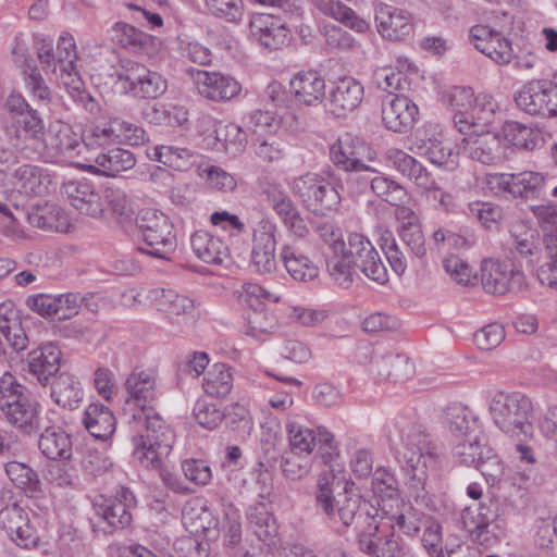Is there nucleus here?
Wrapping results in <instances>:
<instances>
[{"label":"nucleus","instance_id":"15","mask_svg":"<svg viewBox=\"0 0 557 557\" xmlns=\"http://www.w3.org/2000/svg\"><path fill=\"white\" fill-rule=\"evenodd\" d=\"M552 90L548 79H531L516 92L515 102L530 115L557 116Z\"/></svg>","mask_w":557,"mask_h":557},{"label":"nucleus","instance_id":"9","mask_svg":"<svg viewBox=\"0 0 557 557\" xmlns=\"http://www.w3.org/2000/svg\"><path fill=\"white\" fill-rule=\"evenodd\" d=\"M393 529L383 518L367 512L364 525L358 528L359 549L370 557H403V544Z\"/></svg>","mask_w":557,"mask_h":557},{"label":"nucleus","instance_id":"52","mask_svg":"<svg viewBox=\"0 0 557 557\" xmlns=\"http://www.w3.org/2000/svg\"><path fill=\"white\" fill-rule=\"evenodd\" d=\"M104 197L109 209L120 223L134 219L133 202L124 190L110 186L106 188Z\"/></svg>","mask_w":557,"mask_h":557},{"label":"nucleus","instance_id":"50","mask_svg":"<svg viewBox=\"0 0 557 557\" xmlns=\"http://www.w3.org/2000/svg\"><path fill=\"white\" fill-rule=\"evenodd\" d=\"M543 244L546 261L540 267L539 277L543 284L557 286V230L544 234Z\"/></svg>","mask_w":557,"mask_h":557},{"label":"nucleus","instance_id":"32","mask_svg":"<svg viewBox=\"0 0 557 557\" xmlns=\"http://www.w3.org/2000/svg\"><path fill=\"white\" fill-rule=\"evenodd\" d=\"M0 332L14 351L18 352L27 348L28 336L12 304L0 305Z\"/></svg>","mask_w":557,"mask_h":557},{"label":"nucleus","instance_id":"27","mask_svg":"<svg viewBox=\"0 0 557 557\" xmlns=\"http://www.w3.org/2000/svg\"><path fill=\"white\" fill-rule=\"evenodd\" d=\"M49 384L51 398L64 409H76L84 398L81 381L70 372H60Z\"/></svg>","mask_w":557,"mask_h":557},{"label":"nucleus","instance_id":"48","mask_svg":"<svg viewBox=\"0 0 557 557\" xmlns=\"http://www.w3.org/2000/svg\"><path fill=\"white\" fill-rule=\"evenodd\" d=\"M205 392L212 397H225L233 387L231 369L224 363H215L203 380Z\"/></svg>","mask_w":557,"mask_h":557},{"label":"nucleus","instance_id":"13","mask_svg":"<svg viewBox=\"0 0 557 557\" xmlns=\"http://www.w3.org/2000/svg\"><path fill=\"white\" fill-rule=\"evenodd\" d=\"M116 77L119 81L128 83L129 89L145 99L158 98L168 87L166 81L161 74L128 59L121 60L120 70H116Z\"/></svg>","mask_w":557,"mask_h":557},{"label":"nucleus","instance_id":"64","mask_svg":"<svg viewBox=\"0 0 557 557\" xmlns=\"http://www.w3.org/2000/svg\"><path fill=\"white\" fill-rule=\"evenodd\" d=\"M312 460L309 456L289 451L281 457L280 467L287 479L299 480L310 472Z\"/></svg>","mask_w":557,"mask_h":557},{"label":"nucleus","instance_id":"34","mask_svg":"<svg viewBox=\"0 0 557 557\" xmlns=\"http://www.w3.org/2000/svg\"><path fill=\"white\" fill-rule=\"evenodd\" d=\"M281 259L287 272L296 281L308 282L315 278L319 274L318 267L294 246H283Z\"/></svg>","mask_w":557,"mask_h":557},{"label":"nucleus","instance_id":"38","mask_svg":"<svg viewBox=\"0 0 557 557\" xmlns=\"http://www.w3.org/2000/svg\"><path fill=\"white\" fill-rule=\"evenodd\" d=\"M96 163L100 166L99 172L103 175L115 176L120 172L132 169L136 164V159L129 150L113 147L101 151L96 157Z\"/></svg>","mask_w":557,"mask_h":557},{"label":"nucleus","instance_id":"61","mask_svg":"<svg viewBox=\"0 0 557 557\" xmlns=\"http://www.w3.org/2000/svg\"><path fill=\"white\" fill-rule=\"evenodd\" d=\"M245 120L247 131L251 133L252 138L273 135L280 127V122L268 111H253Z\"/></svg>","mask_w":557,"mask_h":557},{"label":"nucleus","instance_id":"51","mask_svg":"<svg viewBox=\"0 0 557 557\" xmlns=\"http://www.w3.org/2000/svg\"><path fill=\"white\" fill-rule=\"evenodd\" d=\"M245 319L248 324L246 334L258 336L259 334L271 333L276 326V319L269 312L264 304L247 309Z\"/></svg>","mask_w":557,"mask_h":557},{"label":"nucleus","instance_id":"21","mask_svg":"<svg viewBox=\"0 0 557 557\" xmlns=\"http://www.w3.org/2000/svg\"><path fill=\"white\" fill-rule=\"evenodd\" d=\"M63 197L82 214L97 218L103 212L101 196L96 186L87 181H69L61 187Z\"/></svg>","mask_w":557,"mask_h":557},{"label":"nucleus","instance_id":"55","mask_svg":"<svg viewBox=\"0 0 557 557\" xmlns=\"http://www.w3.org/2000/svg\"><path fill=\"white\" fill-rule=\"evenodd\" d=\"M372 491L382 502L399 497L398 481L387 468H377L372 474Z\"/></svg>","mask_w":557,"mask_h":557},{"label":"nucleus","instance_id":"14","mask_svg":"<svg viewBox=\"0 0 557 557\" xmlns=\"http://www.w3.org/2000/svg\"><path fill=\"white\" fill-rule=\"evenodd\" d=\"M262 195L292 235L298 238H305L309 235V228L300 210L280 185L267 184L262 187Z\"/></svg>","mask_w":557,"mask_h":557},{"label":"nucleus","instance_id":"19","mask_svg":"<svg viewBox=\"0 0 557 557\" xmlns=\"http://www.w3.org/2000/svg\"><path fill=\"white\" fill-rule=\"evenodd\" d=\"M0 528L20 547L29 548L38 543L39 536L30 525L27 512L16 503L0 509Z\"/></svg>","mask_w":557,"mask_h":557},{"label":"nucleus","instance_id":"37","mask_svg":"<svg viewBox=\"0 0 557 557\" xmlns=\"http://www.w3.org/2000/svg\"><path fill=\"white\" fill-rule=\"evenodd\" d=\"M548 182L539 172L525 171L513 174L511 196L517 198H539L546 194Z\"/></svg>","mask_w":557,"mask_h":557},{"label":"nucleus","instance_id":"2","mask_svg":"<svg viewBox=\"0 0 557 557\" xmlns=\"http://www.w3.org/2000/svg\"><path fill=\"white\" fill-rule=\"evenodd\" d=\"M39 410L40 404L14 375L5 372L0 377V411L8 423L23 434L37 433L42 428ZM38 447L51 460H69L72 457L71 436L61 428L44 426Z\"/></svg>","mask_w":557,"mask_h":557},{"label":"nucleus","instance_id":"31","mask_svg":"<svg viewBox=\"0 0 557 557\" xmlns=\"http://www.w3.org/2000/svg\"><path fill=\"white\" fill-rule=\"evenodd\" d=\"M83 424L97 440L107 441L115 431V418L102 404H90L84 412Z\"/></svg>","mask_w":557,"mask_h":557},{"label":"nucleus","instance_id":"3","mask_svg":"<svg viewBox=\"0 0 557 557\" xmlns=\"http://www.w3.org/2000/svg\"><path fill=\"white\" fill-rule=\"evenodd\" d=\"M398 437L403 445L401 469L407 478L410 495L421 506H429L431 498L426 488L429 468L437 462L435 447L429 440V435L421 426L400 419L394 425V432L389 431V438Z\"/></svg>","mask_w":557,"mask_h":557},{"label":"nucleus","instance_id":"10","mask_svg":"<svg viewBox=\"0 0 557 557\" xmlns=\"http://www.w3.org/2000/svg\"><path fill=\"white\" fill-rule=\"evenodd\" d=\"M147 248L138 250L159 259H169L176 248L173 225L169 218L160 212L146 210L135 218Z\"/></svg>","mask_w":557,"mask_h":557},{"label":"nucleus","instance_id":"29","mask_svg":"<svg viewBox=\"0 0 557 557\" xmlns=\"http://www.w3.org/2000/svg\"><path fill=\"white\" fill-rule=\"evenodd\" d=\"M363 143L349 134L339 137L330 146V159L337 170L347 171L363 166L360 150Z\"/></svg>","mask_w":557,"mask_h":557},{"label":"nucleus","instance_id":"24","mask_svg":"<svg viewBox=\"0 0 557 557\" xmlns=\"http://www.w3.org/2000/svg\"><path fill=\"white\" fill-rule=\"evenodd\" d=\"M195 84L198 92L212 101H227L236 97L242 87L232 76L219 72L197 71Z\"/></svg>","mask_w":557,"mask_h":557},{"label":"nucleus","instance_id":"26","mask_svg":"<svg viewBox=\"0 0 557 557\" xmlns=\"http://www.w3.org/2000/svg\"><path fill=\"white\" fill-rule=\"evenodd\" d=\"M290 92L298 102L317 106L325 98V81L317 71L299 72L290 81Z\"/></svg>","mask_w":557,"mask_h":557},{"label":"nucleus","instance_id":"17","mask_svg":"<svg viewBox=\"0 0 557 557\" xmlns=\"http://www.w3.org/2000/svg\"><path fill=\"white\" fill-rule=\"evenodd\" d=\"M277 225L270 219H261L252 234L251 263L261 274L271 273L276 269Z\"/></svg>","mask_w":557,"mask_h":557},{"label":"nucleus","instance_id":"22","mask_svg":"<svg viewBox=\"0 0 557 557\" xmlns=\"http://www.w3.org/2000/svg\"><path fill=\"white\" fill-rule=\"evenodd\" d=\"M363 86L350 76L338 78L327 97L329 111L336 117H344L355 111L363 99Z\"/></svg>","mask_w":557,"mask_h":557},{"label":"nucleus","instance_id":"28","mask_svg":"<svg viewBox=\"0 0 557 557\" xmlns=\"http://www.w3.org/2000/svg\"><path fill=\"white\" fill-rule=\"evenodd\" d=\"M190 245L196 256L206 263L222 265L231 262L228 247L221 238L206 231L195 232Z\"/></svg>","mask_w":557,"mask_h":557},{"label":"nucleus","instance_id":"58","mask_svg":"<svg viewBox=\"0 0 557 557\" xmlns=\"http://www.w3.org/2000/svg\"><path fill=\"white\" fill-rule=\"evenodd\" d=\"M381 248L389 262L392 270L397 275H403L408 267L409 258L397 244L392 232H385L381 236Z\"/></svg>","mask_w":557,"mask_h":557},{"label":"nucleus","instance_id":"8","mask_svg":"<svg viewBox=\"0 0 557 557\" xmlns=\"http://www.w3.org/2000/svg\"><path fill=\"white\" fill-rule=\"evenodd\" d=\"M289 187L302 207L315 216H329L339 208L337 182L332 184L320 174L308 172L297 176L289 183Z\"/></svg>","mask_w":557,"mask_h":557},{"label":"nucleus","instance_id":"5","mask_svg":"<svg viewBox=\"0 0 557 557\" xmlns=\"http://www.w3.org/2000/svg\"><path fill=\"white\" fill-rule=\"evenodd\" d=\"M326 267L332 278L345 288L352 284L356 269L379 284H384L388 280L387 270L377 250L360 233H350L343 251L337 256H327Z\"/></svg>","mask_w":557,"mask_h":557},{"label":"nucleus","instance_id":"36","mask_svg":"<svg viewBox=\"0 0 557 557\" xmlns=\"http://www.w3.org/2000/svg\"><path fill=\"white\" fill-rule=\"evenodd\" d=\"M375 172L373 168L363 163V166L344 171L343 176H336L334 172H329V177L333 182H337L339 190L358 196L363 194L369 186L371 187L372 177L369 174Z\"/></svg>","mask_w":557,"mask_h":557},{"label":"nucleus","instance_id":"23","mask_svg":"<svg viewBox=\"0 0 557 557\" xmlns=\"http://www.w3.org/2000/svg\"><path fill=\"white\" fill-rule=\"evenodd\" d=\"M251 36L264 48L277 50L288 41V29L285 23L273 13H255L250 24Z\"/></svg>","mask_w":557,"mask_h":557},{"label":"nucleus","instance_id":"54","mask_svg":"<svg viewBox=\"0 0 557 557\" xmlns=\"http://www.w3.org/2000/svg\"><path fill=\"white\" fill-rule=\"evenodd\" d=\"M481 437L478 434L466 437V440L459 442L453 451V456L456 462L465 465L467 467H474L478 461L483 458L485 454Z\"/></svg>","mask_w":557,"mask_h":557},{"label":"nucleus","instance_id":"56","mask_svg":"<svg viewBox=\"0 0 557 557\" xmlns=\"http://www.w3.org/2000/svg\"><path fill=\"white\" fill-rule=\"evenodd\" d=\"M498 502L492 497L485 498L478 507H467L462 512L463 525H472L475 523H487L499 518Z\"/></svg>","mask_w":557,"mask_h":557},{"label":"nucleus","instance_id":"45","mask_svg":"<svg viewBox=\"0 0 557 557\" xmlns=\"http://www.w3.org/2000/svg\"><path fill=\"white\" fill-rule=\"evenodd\" d=\"M502 132L508 143L529 151L534 150L541 139L539 131L517 121H506Z\"/></svg>","mask_w":557,"mask_h":557},{"label":"nucleus","instance_id":"46","mask_svg":"<svg viewBox=\"0 0 557 557\" xmlns=\"http://www.w3.org/2000/svg\"><path fill=\"white\" fill-rule=\"evenodd\" d=\"M371 190L391 206L404 205L410 199L407 189L403 185L384 175L372 177Z\"/></svg>","mask_w":557,"mask_h":557},{"label":"nucleus","instance_id":"43","mask_svg":"<svg viewBox=\"0 0 557 557\" xmlns=\"http://www.w3.org/2000/svg\"><path fill=\"white\" fill-rule=\"evenodd\" d=\"M377 373L394 383L405 382L413 374V364L404 355L388 354L377 361Z\"/></svg>","mask_w":557,"mask_h":557},{"label":"nucleus","instance_id":"62","mask_svg":"<svg viewBox=\"0 0 557 557\" xmlns=\"http://www.w3.org/2000/svg\"><path fill=\"white\" fill-rule=\"evenodd\" d=\"M214 137L218 141L224 143L225 148L232 146L236 151L243 150L248 141L247 131L235 123H216Z\"/></svg>","mask_w":557,"mask_h":557},{"label":"nucleus","instance_id":"39","mask_svg":"<svg viewBox=\"0 0 557 557\" xmlns=\"http://www.w3.org/2000/svg\"><path fill=\"white\" fill-rule=\"evenodd\" d=\"M247 520L256 536L262 542L271 541L277 534L276 521L264 503L249 506Z\"/></svg>","mask_w":557,"mask_h":557},{"label":"nucleus","instance_id":"41","mask_svg":"<svg viewBox=\"0 0 557 557\" xmlns=\"http://www.w3.org/2000/svg\"><path fill=\"white\" fill-rule=\"evenodd\" d=\"M28 222L38 228L62 232L65 226L64 211L54 203L46 202L32 209Z\"/></svg>","mask_w":557,"mask_h":557},{"label":"nucleus","instance_id":"7","mask_svg":"<svg viewBox=\"0 0 557 557\" xmlns=\"http://www.w3.org/2000/svg\"><path fill=\"white\" fill-rule=\"evenodd\" d=\"M488 410L494 424L502 432L515 437L532 434L530 417L533 407L524 394L497 391L491 398Z\"/></svg>","mask_w":557,"mask_h":557},{"label":"nucleus","instance_id":"57","mask_svg":"<svg viewBox=\"0 0 557 557\" xmlns=\"http://www.w3.org/2000/svg\"><path fill=\"white\" fill-rule=\"evenodd\" d=\"M476 49L500 65L512 60L511 42L502 33L494 35L487 42L476 44Z\"/></svg>","mask_w":557,"mask_h":557},{"label":"nucleus","instance_id":"60","mask_svg":"<svg viewBox=\"0 0 557 557\" xmlns=\"http://www.w3.org/2000/svg\"><path fill=\"white\" fill-rule=\"evenodd\" d=\"M115 38L124 48L143 50L152 37L126 23H116L113 27Z\"/></svg>","mask_w":557,"mask_h":557},{"label":"nucleus","instance_id":"1","mask_svg":"<svg viewBox=\"0 0 557 557\" xmlns=\"http://www.w3.org/2000/svg\"><path fill=\"white\" fill-rule=\"evenodd\" d=\"M154 380L147 373H132L125 382L128 394L126 405L136 410L132 420L144 422L145 430L131 438L132 455L144 467L159 468L163 457L169 456L175 440L170 425L148 406L156 397Z\"/></svg>","mask_w":557,"mask_h":557},{"label":"nucleus","instance_id":"6","mask_svg":"<svg viewBox=\"0 0 557 557\" xmlns=\"http://www.w3.org/2000/svg\"><path fill=\"white\" fill-rule=\"evenodd\" d=\"M339 486L333 470L320 474L317 483L315 503L318 508L334 523H342L347 528L354 522L364 525L366 513L369 512L367 504L361 496L348 490L349 481L345 482L344 492L334 495V486ZM354 483H351L352 485Z\"/></svg>","mask_w":557,"mask_h":557},{"label":"nucleus","instance_id":"35","mask_svg":"<svg viewBox=\"0 0 557 557\" xmlns=\"http://www.w3.org/2000/svg\"><path fill=\"white\" fill-rule=\"evenodd\" d=\"M445 420L449 431L456 437H470L479 432V419L461 404H451L446 408Z\"/></svg>","mask_w":557,"mask_h":557},{"label":"nucleus","instance_id":"49","mask_svg":"<svg viewBox=\"0 0 557 557\" xmlns=\"http://www.w3.org/2000/svg\"><path fill=\"white\" fill-rule=\"evenodd\" d=\"M290 450L309 456L317 444V432L297 421H288L286 424Z\"/></svg>","mask_w":557,"mask_h":557},{"label":"nucleus","instance_id":"33","mask_svg":"<svg viewBox=\"0 0 557 557\" xmlns=\"http://www.w3.org/2000/svg\"><path fill=\"white\" fill-rule=\"evenodd\" d=\"M184 525L190 534L207 542L218 540L221 534L219 520L208 507L184 515Z\"/></svg>","mask_w":557,"mask_h":557},{"label":"nucleus","instance_id":"53","mask_svg":"<svg viewBox=\"0 0 557 557\" xmlns=\"http://www.w3.org/2000/svg\"><path fill=\"white\" fill-rule=\"evenodd\" d=\"M424 154L437 166L454 171L458 166L459 153L449 143L434 140L425 147Z\"/></svg>","mask_w":557,"mask_h":557},{"label":"nucleus","instance_id":"42","mask_svg":"<svg viewBox=\"0 0 557 557\" xmlns=\"http://www.w3.org/2000/svg\"><path fill=\"white\" fill-rule=\"evenodd\" d=\"M314 5L323 14L335 18L346 26L363 32L368 28L364 20L360 18L354 10L337 0H313Z\"/></svg>","mask_w":557,"mask_h":557},{"label":"nucleus","instance_id":"18","mask_svg":"<svg viewBox=\"0 0 557 557\" xmlns=\"http://www.w3.org/2000/svg\"><path fill=\"white\" fill-rule=\"evenodd\" d=\"M374 18L379 34L389 41H405L413 33L412 16L406 10L379 3Z\"/></svg>","mask_w":557,"mask_h":557},{"label":"nucleus","instance_id":"4","mask_svg":"<svg viewBox=\"0 0 557 557\" xmlns=\"http://www.w3.org/2000/svg\"><path fill=\"white\" fill-rule=\"evenodd\" d=\"M0 114V139L26 158L38 154L44 146L46 126L38 110L21 94H10Z\"/></svg>","mask_w":557,"mask_h":557},{"label":"nucleus","instance_id":"40","mask_svg":"<svg viewBox=\"0 0 557 557\" xmlns=\"http://www.w3.org/2000/svg\"><path fill=\"white\" fill-rule=\"evenodd\" d=\"M5 473L11 482L26 496L36 497L41 492V482L38 474L27 465L10 461L5 465Z\"/></svg>","mask_w":557,"mask_h":557},{"label":"nucleus","instance_id":"16","mask_svg":"<svg viewBox=\"0 0 557 557\" xmlns=\"http://www.w3.org/2000/svg\"><path fill=\"white\" fill-rule=\"evenodd\" d=\"M146 298L158 311L166 313L173 322L191 326L199 318L194 300L173 289L153 288L147 293Z\"/></svg>","mask_w":557,"mask_h":557},{"label":"nucleus","instance_id":"59","mask_svg":"<svg viewBox=\"0 0 557 557\" xmlns=\"http://www.w3.org/2000/svg\"><path fill=\"white\" fill-rule=\"evenodd\" d=\"M423 534L422 545L431 557H445L446 550L443 547L442 527L431 518L422 520Z\"/></svg>","mask_w":557,"mask_h":557},{"label":"nucleus","instance_id":"12","mask_svg":"<svg viewBox=\"0 0 557 557\" xmlns=\"http://www.w3.org/2000/svg\"><path fill=\"white\" fill-rule=\"evenodd\" d=\"M135 500L134 494L125 487L116 497L99 496L94 502L92 508L98 519V525L104 533H112L114 530L124 529L132 522L129 507Z\"/></svg>","mask_w":557,"mask_h":557},{"label":"nucleus","instance_id":"11","mask_svg":"<svg viewBox=\"0 0 557 557\" xmlns=\"http://www.w3.org/2000/svg\"><path fill=\"white\" fill-rule=\"evenodd\" d=\"M481 283L486 293L497 296L517 294L528 286L524 273L512 263L494 260L483 261Z\"/></svg>","mask_w":557,"mask_h":557},{"label":"nucleus","instance_id":"20","mask_svg":"<svg viewBox=\"0 0 557 557\" xmlns=\"http://www.w3.org/2000/svg\"><path fill=\"white\" fill-rule=\"evenodd\" d=\"M418 114V106L407 96L387 97L382 102V121L392 132L407 133L412 128Z\"/></svg>","mask_w":557,"mask_h":557},{"label":"nucleus","instance_id":"30","mask_svg":"<svg viewBox=\"0 0 557 557\" xmlns=\"http://www.w3.org/2000/svg\"><path fill=\"white\" fill-rule=\"evenodd\" d=\"M463 152L482 164L493 165L500 160V146L495 136L488 132L480 133L476 136L463 137L461 141Z\"/></svg>","mask_w":557,"mask_h":557},{"label":"nucleus","instance_id":"25","mask_svg":"<svg viewBox=\"0 0 557 557\" xmlns=\"http://www.w3.org/2000/svg\"><path fill=\"white\" fill-rule=\"evenodd\" d=\"M61 358V350L53 343L40 345L27 356L28 370L45 386L60 373Z\"/></svg>","mask_w":557,"mask_h":557},{"label":"nucleus","instance_id":"63","mask_svg":"<svg viewBox=\"0 0 557 557\" xmlns=\"http://www.w3.org/2000/svg\"><path fill=\"white\" fill-rule=\"evenodd\" d=\"M256 156L263 162L272 163L284 156V146L274 135L251 138Z\"/></svg>","mask_w":557,"mask_h":557},{"label":"nucleus","instance_id":"47","mask_svg":"<svg viewBox=\"0 0 557 557\" xmlns=\"http://www.w3.org/2000/svg\"><path fill=\"white\" fill-rule=\"evenodd\" d=\"M115 117L110 119L108 122L92 126L83 136L85 146L90 149L100 148L102 151H107L111 146L119 144V132Z\"/></svg>","mask_w":557,"mask_h":557},{"label":"nucleus","instance_id":"44","mask_svg":"<svg viewBox=\"0 0 557 557\" xmlns=\"http://www.w3.org/2000/svg\"><path fill=\"white\" fill-rule=\"evenodd\" d=\"M465 528L473 542L487 548L500 543L507 536V524L500 517L487 523H475Z\"/></svg>","mask_w":557,"mask_h":557}]
</instances>
